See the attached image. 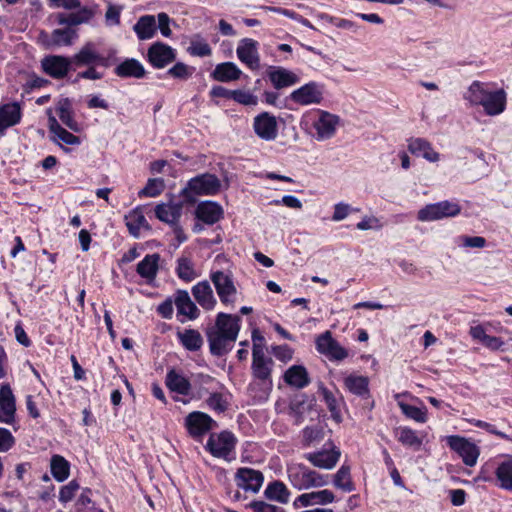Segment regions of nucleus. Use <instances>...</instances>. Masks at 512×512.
<instances>
[{
	"mask_svg": "<svg viewBox=\"0 0 512 512\" xmlns=\"http://www.w3.org/2000/svg\"><path fill=\"white\" fill-rule=\"evenodd\" d=\"M288 478L291 485L298 490L323 487L328 483L327 476L321 475L301 464H295L288 468Z\"/></svg>",
	"mask_w": 512,
	"mask_h": 512,
	"instance_id": "obj_1",
	"label": "nucleus"
},
{
	"mask_svg": "<svg viewBox=\"0 0 512 512\" xmlns=\"http://www.w3.org/2000/svg\"><path fill=\"white\" fill-rule=\"evenodd\" d=\"M263 342L264 337L256 336V331H254L252 350V372L255 378L265 381L270 379L273 360L269 357H265Z\"/></svg>",
	"mask_w": 512,
	"mask_h": 512,
	"instance_id": "obj_2",
	"label": "nucleus"
},
{
	"mask_svg": "<svg viewBox=\"0 0 512 512\" xmlns=\"http://www.w3.org/2000/svg\"><path fill=\"white\" fill-rule=\"evenodd\" d=\"M221 182L213 174L204 173L189 180L187 186L182 190V195L190 199L191 194L215 195L220 191Z\"/></svg>",
	"mask_w": 512,
	"mask_h": 512,
	"instance_id": "obj_3",
	"label": "nucleus"
},
{
	"mask_svg": "<svg viewBox=\"0 0 512 512\" xmlns=\"http://www.w3.org/2000/svg\"><path fill=\"white\" fill-rule=\"evenodd\" d=\"M315 346L318 353L333 362H340L349 357V351L333 338L331 331L316 336Z\"/></svg>",
	"mask_w": 512,
	"mask_h": 512,
	"instance_id": "obj_4",
	"label": "nucleus"
},
{
	"mask_svg": "<svg viewBox=\"0 0 512 512\" xmlns=\"http://www.w3.org/2000/svg\"><path fill=\"white\" fill-rule=\"evenodd\" d=\"M461 208L456 202L442 201L428 204L418 211V220L422 222L435 221L444 217H453L460 213Z\"/></svg>",
	"mask_w": 512,
	"mask_h": 512,
	"instance_id": "obj_5",
	"label": "nucleus"
},
{
	"mask_svg": "<svg viewBox=\"0 0 512 512\" xmlns=\"http://www.w3.org/2000/svg\"><path fill=\"white\" fill-rule=\"evenodd\" d=\"M447 444L462 458L466 466L473 467L476 465L480 449L475 443L464 437L451 435L447 437Z\"/></svg>",
	"mask_w": 512,
	"mask_h": 512,
	"instance_id": "obj_6",
	"label": "nucleus"
},
{
	"mask_svg": "<svg viewBox=\"0 0 512 512\" xmlns=\"http://www.w3.org/2000/svg\"><path fill=\"white\" fill-rule=\"evenodd\" d=\"M236 438L231 432L223 431L212 434L207 442V448L215 457L225 458L229 456L235 447Z\"/></svg>",
	"mask_w": 512,
	"mask_h": 512,
	"instance_id": "obj_7",
	"label": "nucleus"
},
{
	"mask_svg": "<svg viewBox=\"0 0 512 512\" xmlns=\"http://www.w3.org/2000/svg\"><path fill=\"white\" fill-rule=\"evenodd\" d=\"M210 278L221 302L225 305L232 304L234 302L237 289L231 276L222 271H216L211 274Z\"/></svg>",
	"mask_w": 512,
	"mask_h": 512,
	"instance_id": "obj_8",
	"label": "nucleus"
},
{
	"mask_svg": "<svg viewBox=\"0 0 512 512\" xmlns=\"http://www.w3.org/2000/svg\"><path fill=\"white\" fill-rule=\"evenodd\" d=\"M253 128L256 135L265 141H273L278 135L276 117L268 112H263L254 118Z\"/></svg>",
	"mask_w": 512,
	"mask_h": 512,
	"instance_id": "obj_9",
	"label": "nucleus"
},
{
	"mask_svg": "<svg viewBox=\"0 0 512 512\" xmlns=\"http://www.w3.org/2000/svg\"><path fill=\"white\" fill-rule=\"evenodd\" d=\"M147 57L153 67L162 69L175 60L176 53L169 45L156 42L149 47Z\"/></svg>",
	"mask_w": 512,
	"mask_h": 512,
	"instance_id": "obj_10",
	"label": "nucleus"
},
{
	"mask_svg": "<svg viewBox=\"0 0 512 512\" xmlns=\"http://www.w3.org/2000/svg\"><path fill=\"white\" fill-rule=\"evenodd\" d=\"M290 98L300 105L319 104L323 98V89L320 84L310 82L294 90Z\"/></svg>",
	"mask_w": 512,
	"mask_h": 512,
	"instance_id": "obj_11",
	"label": "nucleus"
},
{
	"mask_svg": "<svg viewBox=\"0 0 512 512\" xmlns=\"http://www.w3.org/2000/svg\"><path fill=\"white\" fill-rule=\"evenodd\" d=\"M213 419L206 413L193 411L185 418V427L192 437H200L212 429Z\"/></svg>",
	"mask_w": 512,
	"mask_h": 512,
	"instance_id": "obj_12",
	"label": "nucleus"
},
{
	"mask_svg": "<svg viewBox=\"0 0 512 512\" xmlns=\"http://www.w3.org/2000/svg\"><path fill=\"white\" fill-rule=\"evenodd\" d=\"M70 58L60 55L46 56L41 60L43 71L54 79L64 78L70 68Z\"/></svg>",
	"mask_w": 512,
	"mask_h": 512,
	"instance_id": "obj_13",
	"label": "nucleus"
},
{
	"mask_svg": "<svg viewBox=\"0 0 512 512\" xmlns=\"http://www.w3.org/2000/svg\"><path fill=\"white\" fill-rule=\"evenodd\" d=\"M257 45V41L251 38H244L236 49L239 60L252 70L258 69L260 65Z\"/></svg>",
	"mask_w": 512,
	"mask_h": 512,
	"instance_id": "obj_14",
	"label": "nucleus"
},
{
	"mask_svg": "<svg viewBox=\"0 0 512 512\" xmlns=\"http://www.w3.org/2000/svg\"><path fill=\"white\" fill-rule=\"evenodd\" d=\"M340 455V450L332 447L330 450L308 453L305 455V458L315 467L330 470L335 467Z\"/></svg>",
	"mask_w": 512,
	"mask_h": 512,
	"instance_id": "obj_15",
	"label": "nucleus"
},
{
	"mask_svg": "<svg viewBox=\"0 0 512 512\" xmlns=\"http://www.w3.org/2000/svg\"><path fill=\"white\" fill-rule=\"evenodd\" d=\"M236 479L237 485L245 491L258 492L263 484L262 473L251 468H240Z\"/></svg>",
	"mask_w": 512,
	"mask_h": 512,
	"instance_id": "obj_16",
	"label": "nucleus"
},
{
	"mask_svg": "<svg viewBox=\"0 0 512 512\" xmlns=\"http://www.w3.org/2000/svg\"><path fill=\"white\" fill-rule=\"evenodd\" d=\"M240 317L236 315L219 313L216 317L215 325L211 329L224 334H230V337L237 339L240 331Z\"/></svg>",
	"mask_w": 512,
	"mask_h": 512,
	"instance_id": "obj_17",
	"label": "nucleus"
},
{
	"mask_svg": "<svg viewBox=\"0 0 512 512\" xmlns=\"http://www.w3.org/2000/svg\"><path fill=\"white\" fill-rule=\"evenodd\" d=\"M207 339L212 355L222 356L231 350L232 344L236 341L230 334L224 335L211 328L207 330Z\"/></svg>",
	"mask_w": 512,
	"mask_h": 512,
	"instance_id": "obj_18",
	"label": "nucleus"
},
{
	"mask_svg": "<svg viewBox=\"0 0 512 512\" xmlns=\"http://www.w3.org/2000/svg\"><path fill=\"white\" fill-rule=\"evenodd\" d=\"M75 36L76 32L70 28L55 29L50 36L44 32L40 34V38L47 48L69 46Z\"/></svg>",
	"mask_w": 512,
	"mask_h": 512,
	"instance_id": "obj_19",
	"label": "nucleus"
},
{
	"mask_svg": "<svg viewBox=\"0 0 512 512\" xmlns=\"http://www.w3.org/2000/svg\"><path fill=\"white\" fill-rule=\"evenodd\" d=\"M192 295L197 303L205 310H212L216 306V298L208 281L198 282L192 287Z\"/></svg>",
	"mask_w": 512,
	"mask_h": 512,
	"instance_id": "obj_20",
	"label": "nucleus"
},
{
	"mask_svg": "<svg viewBox=\"0 0 512 512\" xmlns=\"http://www.w3.org/2000/svg\"><path fill=\"white\" fill-rule=\"evenodd\" d=\"M174 303L178 314L187 317L189 320L198 318L200 311L186 290H178L175 293Z\"/></svg>",
	"mask_w": 512,
	"mask_h": 512,
	"instance_id": "obj_21",
	"label": "nucleus"
},
{
	"mask_svg": "<svg viewBox=\"0 0 512 512\" xmlns=\"http://www.w3.org/2000/svg\"><path fill=\"white\" fill-rule=\"evenodd\" d=\"M338 122V116L324 111L321 112L319 119L315 122L314 125L317 131L318 139L324 140L331 138L336 131Z\"/></svg>",
	"mask_w": 512,
	"mask_h": 512,
	"instance_id": "obj_22",
	"label": "nucleus"
},
{
	"mask_svg": "<svg viewBox=\"0 0 512 512\" xmlns=\"http://www.w3.org/2000/svg\"><path fill=\"white\" fill-rule=\"evenodd\" d=\"M195 214L199 220L212 225L221 219L223 210L220 205L211 201H205L197 205Z\"/></svg>",
	"mask_w": 512,
	"mask_h": 512,
	"instance_id": "obj_23",
	"label": "nucleus"
},
{
	"mask_svg": "<svg viewBox=\"0 0 512 512\" xmlns=\"http://www.w3.org/2000/svg\"><path fill=\"white\" fill-rule=\"evenodd\" d=\"M182 208L181 203H161L155 207V215L160 221L174 225L181 217Z\"/></svg>",
	"mask_w": 512,
	"mask_h": 512,
	"instance_id": "obj_24",
	"label": "nucleus"
},
{
	"mask_svg": "<svg viewBox=\"0 0 512 512\" xmlns=\"http://www.w3.org/2000/svg\"><path fill=\"white\" fill-rule=\"evenodd\" d=\"M481 105L488 115H498L502 113L506 106V93L504 90L487 92Z\"/></svg>",
	"mask_w": 512,
	"mask_h": 512,
	"instance_id": "obj_25",
	"label": "nucleus"
},
{
	"mask_svg": "<svg viewBox=\"0 0 512 512\" xmlns=\"http://www.w3.org/2000/svg\"><path fill=\"white\" fill-rule=\"evenodd\" d=\"M21 120V108L18 103H8L0 107V135Z\"/></svg>",
	"mask_w": 512,
	"mask_h": 512,
	"instance_id": "obj_26",
	"label": "nucleus"
},
{
	"mask_svg": "<svg viewBox=\"0 0 512 512\" xmlns=\"http://www.w3.org/2000/svg\"><path fill=\"white\" fill-rule=\"evenodd\" d=\"M268 77L276 89L292 86L299 80L295 73L283 67H271L268 72Z\"/></svg>",
	"mask_w": 512,
	"mask_h": 512,
	"instance_id": "obj_27",
	"label": "nucleus"
},
{
	"mask_svg": "<svg viewBox=\"0 0 512 512\" xmlns=\"http://www.w3.org/2000/svg\"><path fill=\"white\" fill-rule=\"evenodd\" d=\"M408 150L417 156H422L429 162H437L440 155L436 152L431 144L422 138H412L408 143Z\"/></svg>",
	"mask_w": 512,
	"mask_h": 512,
	"instance_id": "obj_28",
	"label": "nucleus"
},
{
	"mask_svg": "<svg viewBox=\"0 0 512 512\" xmlns=\"http://www.w3.org/2000/svg\"><path fill=\"white\" fill-rule=\"evenodd\" d=\"M335 496L332 491L324 489L321 491L304 493L298 496L295 503H300L301 506L307 507L312 505H326L332 503Z\"/></svg>",
	"mask_w": 512,
	"mask_h": 512,
	"instance_id": "obj_29",
	"label": "nucleus"
},
{
	"mask_svg": "<svg viewBox=\"0 0 512 512\" xmlns=\"http://www.w3.org/2000/svg\"><path fill=\"white\" fill-rule=\"evenodd\" d=\"M284 381L295 388L302 389L310 383L308 372L302 365H293L284 374Z\"/></svg>",
	"mask_w": 512,
	"mask_h": 512,
	"instance_id": "obj_30",
	"label": "nucleus"
},
{
	"mask_svg": "<svg viewBox=\"0 0 512 512\" xmlns=\"http://www.w3.org/2000/svg\"><path fill=\"white\" fill-rule=\"evenodd\" d=\"M115 73L119 77L143 78L146 74L144 66L136 59H126L115 68Z\"/></svg>",
	"mask_w": 512,
	"mask_h": 512,
	"instance_id": "obj_31",
	"label": "nucleus"
},
{
	"mask_svg": "<svg viewBox=\"0 0 512 512\" xmlns=\"http://www.w3.org/2000/svg\"><path fill=\"white\" fill-rule=\"evenodd\" d=\"M94 15V12L88 7H82L77 12L70 14H57V22L60 25L77 26L87 23Z\"/></svg>",
	"mask_w": 512,
	"mask_h": 512,
	"instance_id": "obj_32",
	"label": "nucleus"
},
{
	"mask_svg": "<svg viewBox=\"0 0 512 512\" xmlns=\"http://www.w3.org/2000/svg\"><path fill=\"white\" fill-rule=\"evenodd\" d=\"M345 388L359 397L369 395V379L366 376L350 374L344 379Z\"/></svg>",
	"mask_w": 512,
	"mask_h": 512,
	"instance_id": "obj_33",
	"label": "nucleus"
},
{
	"mask_svg": "<svg viewBox=\"0 0 512 512\" xmlns=\"http://www.w3.org/2000/svg\"><path fill=\"white\" fill-rule=\"evenodd\" d=\"M242 72L233 62L218 64L212 72V77L219 82H230L240 78Z\"/></svg>",
	"mask_w": 512,
	"mask_h": 512,
	"instance_id": "obj_34",
	"label": "nucleus"
},
{
	"mask_svg": "<svg viewBox=\"0 0 512 512\" xmlns=\"http://www.w3.org/2000/svg\"><path fill=\"white\" fill-rule=\"evenodd\" d=\"M159 254H148L137 265V273L148 281L154 280L158 272Z\"/></svg>",
	"mask_w": 512,
	"mask_h": 512,
	"instance_id": "obj_35",
	"label": "nucleus"
},
{
	"mask_svg": "<svg viewBox=\"0 0 512 512\" xmlns=\"http://www.w3.org/2000/svg\"><path fill=\"white\" fill-rule=\"evenodd\" d=\"M102 59V56L94 50L93 45L87 43L70 60L71 63H75L77 66H84L99 63Z\"/></svg>",
	"mask_w": 512,
	"mask_h": 512,
	"instance_id": "obj_36",
	"label": "nucleus"
},
{
	"mask_svg": "<svg viewBox=\"0 0 512 512\" xmlns=\"http://www.w3.org/2000/svg\"><path fill=\"white\" fill-rule=\"evenodd\" d=\"M140 40L151 39L156 32V21L153 15L141 16L133 27Z\"/></svg>",
	"mask_w": 512,
	"mask_h": 512,
	"instance_id": "obj_37",
	"label": "nucleus"
},
{
	"mask_svg": "<svg viewBox=\"0 0 512 512\" xmlns=\"http://www.w3.org/2000/svg\"><path fill=\"white\" fill-rule=\"evenodd\" d=\"M56 112L64 125L73 131H78V124L74 120L72 102L68 98H61L57 102Z\"/></svg>",
	"mask_w": 512,
	"mask_h": 512,
	"instance_id": "obj_38",
	"label": "nucleus"
},
{
	"mask_svg": "<svg viewBox=\"0 0 512 512\" xmlns=\"http://www.w3.org/2000/svg\"><path fill=\"white\" fill-rule=\"evenodd\" d=\"M166 385L171 391H175L181 395H188L191 384L187 378L171 370L166 376Z\"/></svg>",
	"mask_w": 512,
	"mask_h": 512,
	"instance_id": "obj_39",
	"label": "nucleus"
},
{
	"mask_svg": "<svg viewBox=\"0 0 512 512\" xmlns=\"http://www.w3.org/2000/svg\"><path fill=\"white\" fill-rule=\"evenodd\" d=\"M397 440L404 446L419 450L422 445V439L417 433L407 427H400L395 432Z\"/></svg>",
	"mask_w": 512,
	"mask_h": 512,
	"instance_id": "obj_40",
	"label": "nucleus"
},
{
	"mask_svg": "<svg viewBox=\"0 0 512 512\" xmlns=\"http://www.w3.org/2000/svg\"><path fill=\"white\" fill-rule=\"evenodd\" d=\"M178 337L182 345L189 351H197L203 345V338L201 334L194 329H187L184 332H179Z\"/></svg>",
	"mask_w": 512,
	"mask_h": 512,
	"instance_id": "obj_41",
	"label": "nucleus"
},
{
	"mask_svg": "<svg viewBox=\"0 0 512 512\" xmlns=\"http://www.w3.org/2000/svg\"><path fill=\"white\" fill-rule=\"evenodd\" d=\"M289 491L287 487L279 481H274L270 483L266 490H265V496L270 499L274 500L280 503H287L289 501Z\"/></svg>",
	"mask_w": 512,
	"mask_h": 512,
	"instance_id": "obj_42",
	"label": "nucleus"
},
{
	"mask_svg": "<svg viewBox=\"0 0 512 512\" xmlns=\"http://www.w3.org/2000/svg\"><path fill=\"white\" fill-rule=\"evenodd\" d=\"M333 484L336 488L344 492H352L355 486L351 479L350 467L342 465L337 473L334 475Z\"/></svg>",
	"mask_w": 512,
	"mask_h": 512,
	"instance_id": "obj_43",
	"label": "nucleus"
},
{
	"mask_svg": "<svg viewBox=\"0 0 512 512\" xmlns=\"http://www.w3.org/2000/svg\"><path fill=\"white\" fill-rule=\"evenodd\" d=\"M69 469L70 465L64 457L54 455L51 458V473L58 482H63L68 478Z\"/></svg>",
	"mask_w": 512,
	"mask_h": 512,
	"instance_id": "obj_44",
	"label": "nucleus"
},
{
	"mask_svg": "<svg viewBox=\"0 0 512 512\" xmlns=\"http://www.w3.org/2000/svg\"><path fill=\"white\" fill-rule=\"evenodd\" d=\"M176 273L185 282H191L197 277L192 260L186 256L177 260Z\"/></svg>",
	"mask_w": 512,
	"mask_h": 512,
	"instance_id": "obj_45",
	"label": "nucleus"
},
{
	"mask_svg": "<svg viewBox=\"0 0 512 512\" xmlns=\"http://www.w3.org/2000/svg\"><path fill=\"white\" fill-rule=\"evenodd\" d=\"M496 477L500 481V487L512 490V458L502 462L496 469Z\"/></svg>",
	"mask_w": 512,
	"mask_h": 512,
	"instance_id": "obj_46",
	"label": "nucleus"
},
{
	"mask_svg": "<svg viewBox=\"0 0 512 512\" xmlns=\"http://www.w3.org/2000/svg\"><path fill=\"white\" fill-rule=\"evenodd\" d=\"M126 220L127 228L134 237H138L139 231L142 227H147L146 218L139 210L132 211L128 216H126Z\"/></svg>",
	"mask_w": 512,
	"mask_h": 512,
	"instance_id": "obj_47",
	"label": "nucleus"
},
{
	"mask_svg": "<svg viewBox=\"0 0 512 512\" xmlns=\"http://www.w3.org/2000/svg\"><path fill=\"white\" fill-rule=\"evenodd\" d=\"M194 68L183 62H177L173 67L168 69L167 74L175 79L187 80L194 73Z\"/></svg>",
	"mask_w": 512,
	"mask_h": 512,
	"instance_id": "obj_48",
	"label": "nucleus"
},
{
	"mask_svg": "<svg viewBox=\"0 0 512 512\" xmlns=\"http://www.w3.org/2000/svg\"><path fill=\"white\" fill-rule=\"evenodd\" d=\"M486 94L487 91H485L482 88V85L479 82L475 81L470 85L468 93L465 96V98L473 104L481 105V103L483 102V98L484 96H486Z\"/></svg>",
	"mask_w": 512,
	"mask_h": 512,
	"instance_id": "obj_49",
	"label": "nucleus"
},
{
	"mask_svg": "<svg viewBox=\"0 0 512 512\" xmlns=\"http://www.w3.org/2000/svg\"><path fill=\"white\" fill-rule=\"evenodd\" d=\"M231 99L247 106H254L258 102V99L255 95L245 90H233L231 93Z\"/></svg>",
	"mask_w": 512,
	"mask_h": 512,
	"instance_id": "obj_50",
	"label": "nucleus"
},
{
	"mask_svg": "<svg viewBox=\"0 0 512 512\" xmlns=\"http://www.w3.org/2000/svg\"><path fill=\"white\" fill-rule=\"evenodd\" d=\"M163 181L160 179H149L146 186L139 192L140 196L156 197L163 190Z\"/></svg>",
	"mask_w": 512,
	"mask_h": 512,
	"instance_id": "obj_51",
	"label": "nucleus"
},
{
	"mask_svg": "<svg viewBox=\"0 0 512 512\" xmlns=\"http://www.w3.org/2000/svg\"><path fill=\"white\" fill-rule=\"evenodd\" d=\"M0 407L16 411L15 398L9 385L0 388Z\"/></svg>",
	"mask_w": 512,
	"mask_h": 512,
	"instance_id": "obj_52",
	"label": "nucleus"
},
{
	"mask_svg": "<svg viewBox=\"0 0 512 512\" xmlns=\"http://www.w3.org/2000/svg\"><path fill=\"white\" fill-rule=\"evenodd\" d=\"M401 409L406 416L417 422L424 423L427 420L426 411L421 408L408 404H401Z\"/></svg>",
	"mask_w": 512,
	"mask_h": 512,
	"instance_id": "obj_53",
	"label": "nucleus"
},
{
	"mask_svg": "<svg viewBox=\"0 0 512 512\" xmlns=\"http://www.w3.org/2000/svg\"><path fill=\"white\" fill-rule=\"evenodd\" d=\"M206 403L210 409L215 412L222 413L227 409V402L221 393H212Z\"/></svg>",
	"mask_w": 512,
	"mask_h": 512,
	"instance_id": "obj_54",
	"label": "nucleus"
},
{
	"mask_svg": "<svg viewBox=\"0 0 512 512\" xmlns=\"http://www.w3.org/2000/svg\"><path fill=\"white\" fill-rule=\"evenodd\" d=\"M79 489L77 481L72 480L67 485L63 486L59 492V500L62 503H67L73 499L76 491Z\"/></svg>",
	"mask_w": 512,
	"mask_h": 512,
	"instance_id": "obj_55",
	"label": "nucleus"
},
{
	"mask_svg": "<svg viewBox=\"0 0 512 512\" xmlns=\"http://www.w3.org/2000/svg\"><path fill=\"white\" fill-rule=\"evenodd\" d=\"M188 51L194 56H210L212 53L211 47L206 42L192 41Z\"/></svg>",
	"mask_w": 512,
	"mask_h": 512,
	"instance_id": "obj_56",
	"label": "nucleus"
},
{
	"mask_svg": "<svg viewBox=\"0 0 512 512\" xmlns=\"http://www.w3.org/2000/svg\"><path fill=\"white\" fill-rule=\"evenodd\" d=\"M14 444L15 438L12 433L5 428H0V452L4 453L9 451Z\"/></svg>",
	"mask_w": 512,
	"mask_h": 512,
	"instance_id": "obj_57",
	"label": "nucleus"
},
{
	"mask_svg": "<svg viewBox=\"0 0 512 512\" xmlns=\"http://www.w3.org/2000/svg\"><path fill=\"white\" fill-rule=\"evenodd\" d=\"M462 244L469 248H483L486 245V239L481 236H462Z\"/></svg>",
	"mask_w": 512,
	"mask_h": 512,
	"instance_id": "obj_58",
	"label": "nucleus"
},
{
	"mask_svg": "<svg viewBox=\"0 0 512 512\" xmlns=\"http://www.w3.org/2000/svg\"><path fill=\"white\" fill-rule=\"evenodd\" d=\"M322 431L317 427H306L303 430V441L306 445H310L314 441L321 438Z\"/></svg>",
	"mask_w": 512,
	"mask_h": 512,
	"instance_id": "obj_59",
	"label": "nucleus"
},
{
	"mask_svg": "<svg viewBox=\"0 0 512 512\" xmlns=\"http://www.w3.org/2000/svg\"><path fill=\"white\" fill-rule=\"evenodd\" d=\"M274 356L281 361H288L292 358L293 351L287 345L275 346L272 348Z\"/></svg>",
	"mask_w": 512,
	"mask_h": 512,
	"instance_id": "obj_60",
	"label": "nucleus"
},
{
	"mask_svg": "<svg viewBox=\"0 0 512 512\" xmlns=\"http://www.w3.org/2000/svg\"><path fill=\"white\" fill-rule=\"evenodd\" d=\"M157 18H158V27L160 29L161 34L164 37H170L172 34V31L169 28L170 17L166 13L162 12L157 15Z\"/></svg>",
	"mask_w": 512,
	"mask_h": 512,
	"instance_id": "obj_61",
	"label": "nucleus"
},
{
	"mask_svg": "<svg viewBox=\"0 0 512 512\" xmlns=\"http://www.w3.org/2000/svg\"><path fill=\"white\" fill-rule=\"evenodd\" d=\"M351 207L345 203H338L334 207V213L332 216L333 221H341L345 219L351 211Z\"/></svg>",
	"mask_w": 512,
	"mask_h": 512,
	"instance_id": "obj_62",
	"label": "nucleus"
},
{
	"mask_svg": "<svg viewBox=\"0 0 512 512\" xmlns=\"http://www.w3.org/2000/svg\"><path fill=\"white\" fill-rule=\"evenodd\" d=\"M61 141L68 145H78L80 143L79 137L75 136L71 132L62 128L55 134Z\"/></svg>",
	"mask_w": 512,
	"mask_h": 512,
	"instance_id": "obj_63",
	"label": "nucleus"
},
{
	"mask_svg": "<svg viewBox=\"0 0 512 512\" xmlns=\"http://www.w3.org/2000/svg\"><path fill=\"white\" fill-rule=\"evenodd\" d=\"M255 512H277V507L264 501H255L251 504Z\"/></svg>",
	"mask_w": 512,
	"mask_h": 512,
	"instance_id": "obj_64",
	"label": "nucleus"
}]
</instances>
